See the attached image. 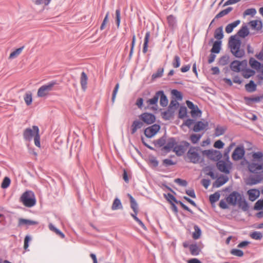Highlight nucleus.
I'll use <instances>...</instances> for the list:
<instances>
[{
  "mask_svg": "<svg viewBox=\"0 0 263 263\" xmlns=\"http://www.w3.org/2000/svg\"><path fill=\"white\" fill-rule=\"evenodd\" d=\"M160 127L159 125L155 124L147 127L144 130V134L147 138L153 137L160 129Z\"/></svg>",
  "mask_w": 263,
  "mask_h": 263,
  "instance_id": "nucleus-10",
  "label": "nucleus"
},
{
  "mask_svg": "<svg viewBox=\"0 0 263 263\" xmlns=\"http://www.w3.org/2000/svg\"><path fill=\"white\" fill-rule=\"evenodd\" d=\"M159 99V96L157 95V91L156 92L154 96L146 101L147 107H150L153 110H157L158 108V101Z\"/></svg>",
  "mask_w": 263,
  "mask_h": 263,
  "instance_id": "nucleus-12",
  "label": "nucleus"
},
{
  "mask_svg": "<svg viewBox=\"0 0 263 263\" xmlns=\"http://www.w3.org/2000/svg\"><path fill=\"white\" fill-rule=\"evenodd\" d=\"M32 3L35 5L48 6L51 0H32Z\"/></svg>",
  "mask_w": 263,
  "mask_h": 263,
  "instance_id": "nucleus-47",
  "label": "nucleus"
},
{
  "mask_svg": "<svg viewBox=\"0 0 263 263\" xmlns=\"http://www.w3.org/2000/svg\"><path fill=\"white\" fill-rule=\"evenodd\" d=\"M230 253L231 254L238 257H242L243 255V252L242 251L236 249H232Z\"/></svg>",
  "mask_w": 263,
  "mask_h": 263,
  "instance_id": "nucleus-54",
  "label": "nucleus"
},
{
  "mask_svg": "<svg viewBox=\"0 0 263 263\" xmlns=\"http://www.w3.org/2000/svg\"><path fill=\"white\" fill-rule=\"evenodd\" d=\"M220 198V194L218 192H215L210 196L209 199L211 203H215Z\"/></svg>",
  "mask_w": 263,
  "mask_h": 263,
  "instance_id": "nucleus-50",
  "label": "nucleus"
},
{
  "mask_svg": "<svg viewBox=\"0 0 263 263\" xmlns=\"http://www.w3.org/2000/svg\"><path fill=\"white\" fill-rule=\"evenodd\" d=\"M208 126V123H204L202 121H198L194 125L193 130L195 132H198L204 129Z\"/></svg>",
  "mask_w": 263,
  "mask_h": 263,
  "instance_id": "nucleus-19",
  "label": "nucleus"
},
{
  "mask_svg": "<svg viewBox=\"0 0 263 263\" xmlns=\"http://www.w3.org/2000/svg\"><path fill=\"white\" fill-rule=\"evenodd\" d=\"M143 124L142 122L138 120L134 121L132 125V134H135L137 130V129L141 128L143 126Z\"/></svg>",
  "mask_w": 263,
  "mask_h": 263,
  "instance_id": "nucleus-25",
  "label": "nucleus"
},
{
  "mask_svg": "<svg viewBox=\"0 0 263 263\" xmlns=\"http://www.w3.org/2000/svg\"><path fill=\"white\" fill-rule=\"evenodd\" d=\"M240 21L238 20L233 22L232 23L228 24L226 27V32L227 33H231L233 31L234 28L237 27L240 24Z\"/></svg>",
  "mask_w": 263,
  "mask_h": 263,
  "instance_id": "nucleus-24",
  "label": "nucleus"
},
{
  "mask_svg": "<svg viewBox=\"0 0 263 263\" xmlns=\"http://www.w3.org/2000/svg\"><path fill=\"white\" fill-rule=\"evenodd\" d=\"M176 144L177 141L175 138H169L166 140L165 145L162 147L161 151L164 154L170 152L172 150L173 151Z\"/></svg>",
  "mask_w": 263,
  "mask_h": 263,
  "instance_id": "nucleus-8",
  "label": "nucleus"
},
{
  "mask_svg": "<svg viewBox=\"0 0 263 263\" xmlns=\"http://www.w3.org/2000/svg\"><path fill=\"white\" fill-rule=\"evenodd\" d=\"M241 62L238 61H234L230 64V68L232 70L235 72H239L240 70Z\"/></svg>",
  "mask_w": 263,
  "mask_h": 263,
  "instance_id": "nucleus-33",
  "label": "nucleus"
},
{
  "mask_svg": "<svg viewBox=\"0 0 263 263\" xmlns=\"http://www.w3.org/2000/svg\"><path fill=\"white\" fill-rule=\"evenodd\" d=\"M241 41L236 35L231 36L229 41V46L232 54L237 58H241L245 55V52L240 49Z\"/></svg>",
  "mask_w": 263,
  "mask_h": 263,
  "instance_id": "nucleus-3",
  "label": "nucleus"
},
{
  "mask_svg": "<svg viewBox=\"0 0 263 263\" xmlns=\"http://www.w3.org/2000/svg\"><path fill=\"white\" fill-rule=\"evenodd\" d=\"M24 46H22L20 48H18L15 49L14 51L12 52L9 55V59H13L16 58L19 54H21L22 50H23Z\"/></svg>",
  "mask_w": 263,
  "mask_h": 263,
  "instance_id": "nucleus-38",
  "label": "nucleus"
},
{
  "mask_svg": "<svg viewBox=\"0 0 263 263\" xmlns=\"http://www.w3.org/2000/svg\"><path fill=\"white\" fill-rule=\"evenodd\" d=\"M250 24L252 28L259 30L262 28V23L260 21L253 20L250 22Z\"/></svg>",
  "mask_w": 263,
  "mask_h": 263,
  "instance_id": "nucleus-37",
  "label": "nucleus"
},
{
  "mask_svg": "<svg viewBox=\"0 0 263 263\" xmlns=\"http://www.w3.org/2000/svg\"><path fill=\"white\" fill-rule=\"evenodd\" d=\"M202 153V154L207 156L210 159L214 161L219 160L222 157L220 152L216 150H205Z\"/></svg>",
  "mask_w": 263,
  "mask_h": 263,
  "instance_id": "nucleus-9",
  "label": "nucleus"
},
{
  "mask_svg": "<svg viewBox=\"0 0 263 263\" xmlns=\"http://www.w3.org/2000/svg\"><path fill=\"white\" fill-rule=\"evenodd\" d=\"M36 133L32 128H27L25 129L23 133V137L25 140L30 141L32 140V137L35 136Z\"/></svg>",
  "mask_w": 263,
  "mask_h": 263,
  "instance_id": "nucleus-15",
  "label": "nucleus"
},
{
  "mask_svg": "<svg viewBox=\"0 0 263 263\" xmlns=\"http://www.w3.org/2000/svg\"><path fill=\"white\" fill-rule=\"evenodd\" d=\"M214 37L218 40H220L223 37V28L222 26L218 27L215 30Z\"/></svg>",
  "mask_w": 263,
  "mask_h": 263,
  "instance_id": "nucleus-36",
  "label": "nucleus"
},
{
  "mask_svg": "<svg viewBox=\"0 0 263 263\" xmlns=\"http://www.w3.org/2000/svg\"><path fill=\"white\" fill-rule=\"evenodd\" d=\"M233 8L232 7H228L226 9H224L220 12H219L215 16V18H221L227 14H228L229 13H230L232 10Z\"/></svg>",
  "mask_w": 263,
  "mask_h": 263,
  "instance_id": "nucleus-40",
  "label": "nucleus"
},
{
  "mask_svg": "<svg viewBox=\"0 0 263 263\" xmlns=\"http://www.w3.org/2000/svg\"><path fill=\"white\" fill-rule=\"evenodd\" d=\"M173 66L174 68H178L180 65V57L178 55H175L174 57L173 63H172Z\"/></svg>",
  "mask_w": 263,
  "mask_h": 263,
  "instance_id": "nucleus-57",
  "label": "nucleus"
},
{
  "mask_svg": "<svg viewBox=\"0 0 263 263\" xmlns=\"http://www.w3.org/2000/svg\"><path fill=\"white\" fill-rule=\"evenodd\" d=\"M200 152L201 149L199 147L191 146L186 154L189 161L194 164L201 162Z\"/></svg>",
  "mask_w": 263,
  "mask_h": 263,
  "instance_id": "nucleus-4",
  "label": "nucleus"
},
{
  "mask_svg": "<svg viewBox=\"0 0 263 263\" xmlns=\"http://www.w3.org/2000/svg\"><path fill=\"white\" fill-rule=\"evenodd\" d=\"M20 200L26 207H32L36 203L34 194L31 191L25 192L21 196Z\"/></svg>",
  "mask_w": 263,
  "mask_h": 263,
  "instance_id": "nucleus-5",
  "label": "nucleus"
},
{
  "mask_svg": "<svg viewBox=\"0 0 263 263\" xmlns=\"http://www.w3.org/2000/svg\"><path fill=\"white\" fill-rule=\"evenodd\" d=\"M218 169L221 172L229 174L230 171L228 168L226 163L223 161H219L217 163Z\"/></svg>",
  "mask_w": 263,
  "mask_h": 263,
  "instance_id": "nucleus-20",
  "label": "nucleus"
},
{
  "mask_svg": "<svg viewBox=\"0 0 263 263\" xmlns=\"http://www.w3.org/2000/svg\"><path fill=\"white\" fill-rule=\"evenodd\" d=\"M256 13V10L255 8H249L246 9L243 12L244 16L247 15H251L253 16Z\"/></svg>",
  "mask_w": 263,
  "mask_h": 263,
  "instance_id": "nucleus-53",
  "label": "nucleus"
},
{
  "mask_svg": "<svg viewBox=\"0 0 263 263\" xmlns=\"http://www.w3.org/2000/svg\"><path fill=\"white\" fill-rule=\"evenodd\" d=\"M227 181L228 178L226 177H220L216 179L214 184V186L216 187H219L225 184Z\"/></svg>",
  "mask_w": 263,
  "mask_h": 263,
  "instance_id": "nucleus-30",
  "label": "nucleus"
},
{
  "mask_svg": "<svg viewBox=\"0 0 263 263\" xmlns=\"http://www.w3.org/2000/svg\"><path fill=\"white\" fill-rule=\"evenodd\" d=\"M88 78L85 72H82L80 78V83L82 89L85 91L87 88Z\"/></svg>",
  "mask_w": 263,
  "mask_h": 263,
  "instance_id": "nucleus-23",
  "label": "nucleus"
},
{
  "mask_svg": "<svg viewBox=\"0 0 263 263\" xmlns=\"http://www.w3.org/2000/svg\"><path fill=\"white\" fill-rule=\"evenodd\" d=\"M122 209H123V206H122V203H121L120 200L118 198H115L114 199L112 204L111 205L112 210L115 211V210H117Z\"/></svg>",
  "mask_w": 263,
  "mask_h": 263,
  "instance_id": "nucleus-31",
  "label": "nucleus"
},
{
  "mask_svg": "<svg viewBox=\"0 0 263 263\" xmlns=\"http://www.w3.org/2000/svg\"><path fill=\"white\" fill-rule=\"evenodd\" d=\"M18 223H19V225L25 224V225L30 226V225L36 224H37V222L35 221H32L31 220L21 218L19 219Z\"/></svg>",
  "mask_w": 263,
  "mask_h": 263,
  "instance_id": "nucleus-42",
  "label": "nucleus"
},
{
  "mask_svg": "<svg viewBox=\"0 0 263 263\" xmlns=\"http://www.w3.org/2000/svg\"><path fill=\"white\" fill-rule=\"evenodd\" d=\"M263 99V94L259 96H255L253 97H245L244 100L246 101V104L251 105L253 102H259Z\"/></svg>",
  "mask_w": 263,
  "mask_h": 263,
  "instance_id": "nucleus-16",
  "label": "nucleus"
},
{
  "mask_svg": "<svg viewBox=\"0 0 263 263\" xmlns=\"http://www.w3.org/2000/svg\"><path fill=\"white\" fill-rule=\"evenodd\" d=\"M138 213H131L130 214V215L133 217V218L135 219V220L138 223V224L143 228H145V225L144 224V223H143V222L140 219H139L137 217V215Z\"/></svg>",
  "mask_w": 263,
  "mask_h": 263,
  "instance_id": "nucleus-59",
  "label": "nucleus"
},
{
  "mask_svg": "<svg viewBox=\"0 0 263 263\" xmlns=\"http://www.w3.org/2000/svg\"><path fill=\"white\" fill-rule=\"evenodd\" d=\"M190 143L186 141H181L178 144H176L173 149L177 156L183 155L190 146Z\"/></svg>",
  "mask_w": 263,
  "mask_h": 263,
  "instance_id": "nucleus-7",
  "label": "nucleus"
},
{
  "mask_svg": "<svg viewBox=\"0 0 263 263\" xmlns=\"http://www.w3.org/2000/svg\"><path fill=\"white\" fill-rule=\"evenodd\" d=\"M249 34V31L247 26H242L237 32V35L243 38L248 36Z\"/></svg>",
  "mask_w": 263,
  "mask_h": 263,
  "instance_id": "nucleus-34",
  "label": "nucleus"
},
{
  "mask_svg": "<svg viewBox=\"0 0 263 263\" xmlns=\"http://www.w3.org/2000/svg\"><path fill=\"white\" fill-rule=\"evenodd\" d=\"M194 232L193 233L192 237L194 239H197L200 238L201 234V231L197 225L194 226Z\"/></svg>",
  "mask_w": 263,
  "mask_h": 263,
  "instance_id": "nucleus-39",
  "label": "nucleus"
},
{
  "mask_svg": "<svg viewBox=\"0 0 263 263\" xmlns=\"http://www.w3.org/2000/svg\"><path fill=\"white\" fill-rule=\"evenodd\" d=\"M202 136L201 134H194L190 136V139L192 143L196 144L198 142Z\"/></svg>",
  "mask_w": 263,
  "mask_h": 263,
  "instance_id": "nucleus-45",
  "label": "nucleus"
},
{
  "mask_svg": "<svg viewBox=\"0 0 263 263\" xmlns=\"http://www.w3.org/2000/svg\"><path fill=\"white\" fill-rule=\"evenodd\" d=\"M24 99L27 105L29 106L31 104L32 102V93L30 91L26 92L24 96Z\"/></svg>",
  "mask_w": 263,
  "mask_h": 263,
  "instance_id": "nucleus-43",
  "label": "nucleus"
},
{
  "mask_svg": "<svg viewBox=\"0 0 263 263\" xmlns=\"http://www.w3.org/2000/svg\"><path fill=\"white\" fill-rule=\"evenodd\" d=\"M11 180L8 177H5L1 184V187L2 189H7L10 184Z\"/></svg>",
  "mask_w": 263,
  "mask_h": 263,
  "instance_id": "nucleus-49",
  "label": "nucleus"
},
{
  "mask_svg": "<svg viewBox=\"0 0 263 263\" xmlns=\"http://www.w3.org/2000/svg\"><path fill=\"white\" fill-rule=\"evenodd\" d=\"M157 95L159 96V98H160V105L162 107H166L168 104V100L164 91L163 90L158 91Z\"/></svg>",
  "mask_w": 263,
  "mask_h": 263,
  "instance_id": "nucleus-17",
  "label": "nucleus"
},
{
  "mask_svg": "<svg viewBox=\"0 0 263 263\" xmlns=\"http://www.w3.org/2000/svg\"><path fill=\"white\" fill-rule=\"evenodd\" d=\"M163 118L165 120H170L173 117V114L168 110L163 112Z\"/></svg>",
  "mask_w": 263,
  "mask_h": 263,
  "instance_id": "nucleus-64",
  "label": "nucleus"
},
{
  "mask_svg": "<svg viewBox=\"0 0 263 263\" xmlns=\"http://www.w3.org/2000/svg\"><path fill=\"white\" fill-rule=\"evenodd\" d=\"M249 199L251 201H255L260 195L259 191L257 189H250L247 192Z\"/></svg>",
  "mask_w": 263,
  "mask_h": 263,
  "instance_id": "nucleus-18",
  "label": "nucleus"
},
{
  "mask_svg": "<svg viewBox=\"0 0 263 263\" xmlns=\"http://www.w3.org/2000/svg\"><path fill=\"white\" fill-rule=\"evenodd\" d=\"M57 84L55 81H51L47 84L40 87L37 92L39 97H44L48 95L49 92L53 90V87Z\"/></svg>",
  "mask_w": 263,
  "mask_h": 263,
  "instance_id": "nucleus-6",
  "label": "nucleus"
},
{
  "mask_svg": "<svg viewBox=\"0 0 263 263\" xmlns=\"http://www.w3.org/2000/svg\"><path fill=\"white\" fill-rule=\"evenodd\" d=\"M163 73V68H159L157 69L156 72L154 73L152 75V78L153 79L160 78L162 76Z\"/></svg>",
  "mask_w": 263,
  "mask_h": 263,
  "instance_id": "nucleus-55",
  "label": "nucleus"
},
{
  "mask_svg": "<svg viewBox=\"0 0 263 263\" xmlns=\"http://www.w3.org/2000/svg\"><path fill=\"white\" fill-rule=\"evenodd\" d=\"M187 109L184 106H182L180 108L179 111L178 116L180 119H183L186 116Z\"/></svg>",
  "mask_w": 263,
  "mask_h": 263,
  "instance_id": "nucleus-51",
  "label": "nucleus"
},
{
  "mask_svg": "<svg viewBox=\"0 0 263 263\" xmlns=\"http://www.w3.org/2000/svg\"><path fill=\"white\" fill-rule=\"evenodd\" d=\"M168 26L172 29H174L177 26L176 18L173 15H170L167 17Z\"/></svg>",
  "mask_w": 263,
  "mask_h": 263,
  "instance_id": "nucleus-27",
  "label": "nucleus"
},
{
  "mask_svg": "<svg viewBox=\"0 0 263 263\" xmlns=\"http://www.w3.org/2000/svg\"><path fill=\"white\" fill-rule=\"evenodd\" d=\"M246 90L249 92H252L256 90V85L253 80H251L250 82L245 85Z\"/></svg>",
  "mask_w": 263,
  "mask_h": 263,
  "instance_id": "nucleus-32",
  "label": "nucleus"
},
{
  "mask_svg": "<svg viewBox=\"0 0 263 263\" xmlns=\"http://www.w3.org/2000/svg\"><path fill=\"white\" fill-rule=\"evenodd\" d=\"M151 36V33L149 31L146 32L144 39V44L142 51L144 53H146L148 49V44L149 42V37Z\"/></svg>",
  "mask_w": 263,
  "mask_h": 263,
  "instance_id": "nucleus-29",
  "label": "nucleus"
},
{
  "mask_svg": "<svg viewBox=\"0 0 263 263\" xmlns=\"http://www.w3.org/2000/svg\"><path fill=\"white\" fill-rule=\"evenodd\" d=\"M226 130V127L217 126L215 128V135L216 137L220 136L224 133Z\"/></svg>",
  "mask_w": 263,
  "mask_h": 263,
  "instance_id": "nucleus-46",
  "label": "nucleus"
},
{
  "mask_svg": "<svg viewBox=\"0 0 263 263\" xmlns=\"http://www.w3.org/2000/svg\"><path fill=\"white\" fill-rule=\"evenodd\" d=\"M249 64L252 68L256 70L260 69L261 66V64L253 58L250 59Z\"/></svg>",
  "mask_w": 263,
  "mask_h": 263,
  "instance_id": "nucleus-35",
  "label": "nucleus"
},
{
  "mask_svg": "<svg viewBox=\"0 0 263 263\" xmlns=\"http://www.w3.org/2000/svg\"><path fill=\"white\" fill-rule=\"evenodd\" d=\"M250 237L255 240H260L262 235L260 232L255 231L251 233Z\"/></svg>",
  "mask_w": 263,
  "mask_h": 263,
  "instance_id": "nucleus-52",
  "label": "nucleus"
},
{
  "mask_svg": "<svg viewBox=\"0 0 263 263\" xmlns=\"http://www.w3.org/2000/svg\"><path fill=\"white\" fill-rule=\"evenodd\" d=\"M245 149L243 146H238L234 151L232 154V159L234 160H239L242 159L245 155Z\"/></svg>",
  "mask_w": 263,
  "mask_h": 263,
  "instance_id": "nucleus-11",
  "label": "nucleus"
},
{
  "mask_svg": "<svg viewBox=\"0 0 263 263\" xmlns=\"http://www.w3.org/2000/svg\"><path fill=\"white\" fill-rule=\"evenodd\" d=\"M262 180L260 174H256L255 176L250 175L248 178L246 183L249 185H253L260 183Z\"/></svg>",
  "mask_w": 263,
  "mask_h": 263,
  "instance_id": "nucleus-13",
  "label": "nucleus"
},
{
  "mask_svg": "<svg viewBox=\"0 0 263 263\" xmlns=\"http://www.w3.org/2000/svg\"><path fill=\"white\" fill-rule=\"evenodd\" d=\"M226 201L230 205H237L244 212L248 211L249 209L248 203L243 195L238 192L233 191L226 198Z\"/></svg>",
  "mask_w": 263,
  "mask_h": 263,
  "instance_id": "nucleus-2",
  "label": "nucleus"
},
{
  "mask_svg": "<svg viewBox=\"0 0 263 263\" xmlns=\"http://www.w3.org/2000/svg\"><path fill=\"white\" fill-rule=\"evenodd\" d=\"M221 42L220 41H216L213 45L211 50L212 53H218L221 49Z\"/></svg>",
  "mask_w": 263,
  "mask_h": 263,
  "instance_id": "nucleus-28",
  "label": "nucleus"
},
{
  "mask_svg": "<svg viewBox=\"0 0 263 263\" xmlns=\"http://www.w3.org/2000/svg\"><path fill=\"white\" fill-rule=\"evenodd\" d=\"M189 249L191 254L194 256H197L199 255L200 252V249L196 243L190 245L189 246Z\"/></svg>",
  "mask_w": 263,
  "mask_h": 263,
  "instance_id": "nucleus-26",
  "label": "nucleus"
},
{
  "mask_svg": "<svg viewBox=\"0 0 263 263\" xmlns=\"http://www.w3.org/2000/svg\"><path fill=\"white\" fill-rule=\"evenodd\" d=\"M251 161L248 163L249 171L255 174H261L263 173V153L261 152L253 153Z\"/></svg>",
  "mask_w": 263,
  "mask_h": 263,
  "instance_id": "nucleus-1",
  "label": "nucleus"
},
{
  "mask_svg": "<svg viewBox=\"0 0 263 263\" xmlns=\"http://www.w3.org/2000/svg\"><path fill=\"white\" fill-rule=\"evenodd\" d=\"M135 43H136V35L135 34H134L132 36V44H131V48H130V52H129V58H131L133 55V51H134V47L135 45Z\"/></svg>",
  "mask_w": 263,
  "mask_h": 263,
  "instance_id": "nucleus-58",
  "label": "nucleus"
},
{
  "mask_svg": "<svg viewBox=\"0 0 263 263\" xmlns=\"http://www.w3.org/2000/svg\"><path fill=\"white\" fill-rule=\"evenodd\" d=\"M142 121L147 124L153 123L155 121V116L150 113H144L141 115Z\"/></svg>",
  "mask_w": 263,
  "mask_h": 263,
  "instance_id": "nucleus-14",
  "label": "nucleus"
},
{
  "mask_svg": "<svg viewBox=\"0 0 263 263\" xmlns=\"http://www.w3.org/2000/svg\"><path fill=\"white\" fill-rule=\"evenodd\" d=\"M255 73L254 70L250 69H246L242 71V74L245 78L248 79Z\"/></svg>",
  "mask_w": 263,
  "mask_h": 263,
  "instance_id": "nucleus-41",
  "label": "nucleus"
},
{
  "mask_svg": "<svg viewBox=\"0 0 263 263\" xmlns=\"http://www.w3.org/2000/svg\"><path fill=\"white\" fill-rule=\"evenodd\" d=\"M230 61V57L228 55H225L221 57L219 59V64L222 66L227 65Z\"/></svg>",
  "mask_w": 263,
  "mask_h": 263,
  "instance_id": "nucleus-48",
  "label": "nucleus"
},
{
  "mask_svg": "<svg viewBox=\"0 0 263 263\" xmlns=\"http://www.w3.org/2000/svg\"><path fill=\"white\" fill-rule=\"evenodd\" d=\"M120 9L119 8L116 10V23L118 27L120 26Z\"/></svg>",
  "mask_w": 263,
  "mask_h": 263,
  "instance_id": "nucleus-61",
  "label": "nucleus"
},
{
  "mask_svg": "<svg viewBox=\"0 0 263 263\" xmlns=\"http://www.w3.org/2000/svg\"><path fill=\"white\" fill-rule=\"evenodd\" d=\"M263 208V199L258 200L254 205V210H260Z\"/></svg>",
  "mask_w": 263,
  "mask_h": 263,
  "instance_id": "nucleus-60",
  "label": "nucleus"
},
{
  "mask_svg": "<svg viewBox=\"0 0 263 263\" xmlns=\"http://www.w3.org/2000/svg\"><path fill=\"white\" fill-rule=\"evenodd\" d=\"M33 129L34 130L36 134L34 137V144L38 147H41L40 145V136L39 135V128L38 126L34 125L32 126Z\"/></svg>",
  "mask_w": 263,
  "mask_h": 263,
  "instance_id": "nucleus-22",
  "label": "nucleus"
},
{
  "mask_svg": "<svg viewBox=\"0 0 263 263\" xmlns=\"http://www.w3.org/2000/svg\"><path fill=\"white\" fill-rule=\"evenodd\" d=\"M166 137L163 136L157 140L156 144L159 147H163L166 143Z\"/></svg>",
  "mask_w": 263,
  "mask_h": 263,
  "instance_id": "nucleus-56",
  "label": "nucleus"
},
{
  "mask_svg": "<svg viewBox=\"0 0 263 263\" xmlns=\"http://www.w3.org/2000/svg\"><path fill=\"white\" fill-rule=\"evenodd\" d=\"M127 196L129 197L130 203V207L133 210L134 212L135 213H138V204L135 200V199L134 198V197L129 194H127Z\"/></svg>",
  "mask_w": 263,
  "mask_h": 263,
  "instance_id": "nucleus-21",
  "label": "nucleus"
},
{
  "mask_svg": "<svg viewBox=\"0 0 263 263\" xmlns=\"http://www.w3.org/2000/svg\"><path fill=\"white\" fill-rule=\"evenodd\" d=\"M234 143H232L228 147H227L225 149L224 152V157L229 158V154L231 151L232 148H233V146L234 145Z\"/></svg>",
  "mask_w": 263,
  "mask_h": 263,
  "instance_id": "nucleus-63",
  "label": "nucleus"
},
{
  "mask_svg": "<svg viewBox=\"0 0 263 263\" xmlns=\"http://www.w3.org/2000/svg\"><path fill=\"white\" fill-rule=\"evenodd\" d=\"M49 228L51 231H53L57 235L60 236L61 238H64L65 237V235L61 231L55 228L52 224H49Z\"/></svg>",
  "mask_w": 263,
  "mask_h": 263,
  "instance_id": "nucleus-44",
  "label": "nucleus"
},
{
  "mask_svg": "<svg viewBox=\"0 0 263 263\" xmlns=\"http://www.w3.org/2000/svg\"><path fill=\"white\" fill-rule=\"evenodd\" d=\"M191 114L192 117L199 116L201 115V111L196 106L193 109L191 110Z\"/></svg>",
  "mask_w": 263,
  "mask_h": 263,
  "instance_id": "nucleus-62",
  "label": "nucleus"
}]
</instances>
